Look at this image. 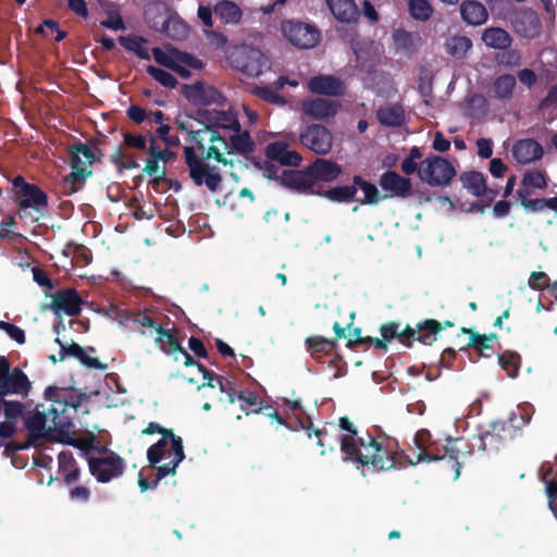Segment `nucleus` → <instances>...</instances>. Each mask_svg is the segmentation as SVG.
Returning a JSON list of instances; mask_svg holds the SVG:
<instances>
[{
	"label": "nucleus",
	"mask_w": 557,
	"mask_h": 557,
	"mask_svg": "<svg viewBox=\"0 0 557 557\" xmlns=\"http://www.w3.org/2000/svg\"><path fill=\"white\" fill-rule=\"evenodd\" d=\"M394 42L397 47V49L404 50V51H412L416 48V40L420 39L417 35H413L412 33L398 28L394 30L393 33Z\"/></svg>",
	"instance_id": "obj_54"
},
{
	"label": "nucleus",
	"mask_w": 557,
	"mask_h": 557,
	"mask_svg": "<svg viewBox=\"0 0 557 557\" xmlns=\"http://www.w3.org/2000/svg\"><path fill=\"white\" fill-rule=\"evenodd\" d=\"M299 143L315 154L326 156L333 147V135L326 126L312 123L300 128Z\"/></svg>",
	"instance_id": "obj_15"
},
{
	"label": "nucleus",
	"mask_w": 557,
	"mask_h": 557,
	"mask_svg": "<svg viewBox=\"0 0 557 557\" xmlns=\"http://www.w3.org/2000/svg\"><path fill=\"white\" fill-rule=\"evenodd\" d=\"M195 121L203 125V132L219 131L221 134L226 132L239 131L240 124L237 114L232 110H215L209 108H199L196 110Z\"/></svg>",
	"instance_id": "obj_12"
},
{
	"label": "nucleus",
	"mask_w": 557,
	"mask_h": 557,
	"mask_svg": "<svg viewBox=\"0 0 557 557\" xmlns=\"http://www.w3.org/2000/svg\"><path fill=\"white\" fill-rule=\"evenodd\" d=\"M7 420L16 422L24 413L25 405L17 400H0Z\"/></svg>",
	"instance_id": "obj_57"
},
{
	"label": "nucleus",
	"mask_w": 557,
	"mask_h": 557,
	"mask_svg": "<svg viewBox=\"0 0 557 557\" xmlns=\"http://www.w3.org/2000/svg\"><path fill=\"white\" fill-rule=\"evenodd\" d=\"M210 380L212 381V377ZM215 381L216 388L214 392H212L211 395H209V397L212 398L215 396L218 401L227 404H234L236 400H242L243 404L240 405V408L246 412V414H249L250 412L259 413L262 410V407H258L250 411L248 410L249 407L261 404L260 396L256 392L248 389L236 391L232 381H230L227 377H224L223 375H221L219 379H215Z\"/></svg>",
	"instance_id": "obj_9"
},
{
	"label": "nucleus",
	"mask_w": 557,
	"mask_h": 557,
	"mask_svg": "<svg viewBox=\"0 0 557 557\" xmlns=\"http://www.w3.org/2000/svg\"><path fill=\"white\" fill-rule=\"evenodd\" d=\"M468 346L474 348L481 356L488 358L493 354L492 346L487 343V336L479 333H471V341Z\"/></svg>",
	"instance_id": "obj_59"
},
{
	"label": "nucleus",
	"mask_w": 557,
	"mask_h": 557,
	"mask_svg": "<svg viewBox=\"0 0 557 557\" xmlns=\"http://www.w3.org/2000/svg\"><path fill=\"white\" fill-rule=\"evenodd\" d=\"M176 356L180 358L182 357L183 359V363L184 366L186 367H191V366H196L199 370V372L202 373L203 375V379L207 380L206 382H203L200 386H198V389H205V388H208L210 389L211 392H214L215 388H216V381L212 380V382H210L211 377L212 379H219L221 375L214 373L213 371H210L208 370L203 364H201L199 361H196L191 356L190 354L182 347V349L176 354Z\"/></svg>",
	"instance_id": "obj_38"
},
{
	"label": "nucleus",
	"mask_w": 557,
	"mask_h": 557,
	"mask_svg": "<svg viewBox=\"0 0 557 557\" xmlns=\"http://www.w3.org/2000/svg\"><path fill=\"white\" fill-rule=\"evenodd\" d=\"M471 48L472 41L467 36H453L445 42L446 52L456 59H462Z\"/></svg>",
	"instance_id": "obj_46"
},
{
	"label": "nucleus",
	"mask_w": 557,
	"mask_h": 557,
	"mask_svg": "<svg viewBox=\"0 0 557 557\" xmlns=\"http://www.w3.org/2000/svg\"><path fill=\"white\" fill-rule=\"evenodd\" d=\"M522 188L534 187L545 189L547 187V178L544 172L540 170L527 171L522 177Z\"/></svg>",
	"instance_id": "obj_56"
},
{
	"label": "nucleus",
	"mask_w": 557,
	"mask_h": 557,
	"mask_svg": "<svg viewBox=\"0 0 557 557\" xmlns=\"http://www.w3.org/2000/svg\"><path fill=\"white\" fill-rule=\"evenodd\" d=\"M119 42L128 51L134 52L143 60H150L148 49L145 47L147 39L141 36H121Z\"/></svg>",
	"instance_id": "obj_47"
},
{
	"label": "nucleus",
	"mask_w": 557,
	"mask_h": 557,
	"mask_svg": "<svg viewBox=\"0 0 557 557\" xmlns=\"http://www.w3.org/2000/svg\"><path fill=\"white\" fill-rule=\"evenodd\" d=\"M90 474L99 483H108L123 475L126 463L115 451H109L104 457H87Z\"/></svg>",
	"instance_id": "obj_13"
},
{
	"label": "nucleus",
	"mask_w": 557,
	"mask_h": 557,
	"mask_svg": "<svg viewBox=\"0 0 557 557\" xmlns=\"http://www.w3.org/2000/svg\"><path fill=\"white\" fill-rule=\"evenodd\" d=\"M350 46L356 57V66L371 73L381 60L379 45L368 38H357L351 40Z\"/></svg>",
	"instance_id": "obj_19"
},
{
	"label": "nucleus",
	"mask_w": 557,
	"mask_h": 557,
	"mask_svg": "<svg viewBox=\"0 0 557 557\" xmlns=\"http://www.w3.org/2000/svg\"><path fill=\"white\" fill-rule=\"evenodd\" d=\"M442 330L443 325L441 322L434 319H426L417 323V337H414V341L431 346L437 339V335Z\"/></svg>",
	"instance_id": "obj_37"
},
{
	"label": "nucleus",
	"mask_w": 557,
	"mask_h": 557,
	"mask_svg": "<svg viewBox=\"0 0 557 557\" xmlns=\"http://www.w3.org/2000/svg\"><path fill=\"white\" fill-rule=\"evenodd\" d=\"M380 186L383 190L389 191L391 196L401 198H406L412 188L410 178L404 177L392 170H388L381 175Z\"/></svg>",
	"instance_id": "obj_29"
},
{
	"label": "nucleus",
	"mask_w": 557,
	"mask_h": 557,
	"mask_svg": "<svg viewBox=\"0 0 557 557\" xmlns=\"http://www.w3.org/2000/svg\"><path fill=\"white\" fill-rule=\"evenodd\" d=\"M517 197L528 213H535L543 211L545 208L552 210V198H536L530 199L531 191L528 188H519L517 190Z\"/></svg>",
	"instance_id": "obj_43"
},
{
	"label": "nucleus",
	"mask_w": 557,
	"mask_h": 557,
	"mask_svg": "<svg viewBox=\"0 0 557 557\" xmlns=\"http://www.w3.org/2000/svg\"><path fill=\"white\" fill-rule=\"evenodd\" d=\"M52 297L50 305L54 313H65L69 317H76L82 311L83 299L74 288L60 289Z\"/></svg>",
	"instance_id": "obj_24"
},
{
	"label": "nucleus",
	"mask_w": 557,
	"mask_h": 557,
	"mask_svg": "<svg viewBox=\"0 0 557 557\" xmlns=\"http://www.w3.org/2000/svg\"><path fill=\"white\" fill-rule=\"evenodd\" d=\"M160 171V166H159V160H157L156 158L153 157H149L146 161V165L144 168V172L149 175V176H154L152 180H151V184L153 186L156 185H159L161 181L164 180L165 177V171L162 170L160 172V175H157Z\"/></svg>",
	"instance_id": "obj_63"
},
{
	"label": "nucleus",
	"mask_w": 557,
	"mask_h": 557,
	"mask_svg": "<svg viewBox=\"0 0 557 557\" xmlns=\"http://www.w3.org/2000/svg\"><path fill=\"white\" fill-rule=\"evenodd\" d=\"M12 185L20 218H32L34 222H38L49 209V199L46 191L38 185L28 183L21 175L13 178Z\"/></svg>",
	"instance_id": "obj_5"
},
{
	"label": "nucleus",
	"mask_w": 557,
	"mask_h": 557,
	"mask_svg": "<svg viewBox=\"0 0 557 557\" xmlns=\"http://www.w3.org/2000/svg\"><path fill=\"white\" fill-rule=\"evenodd\" d=\"M482 40L487 47L499 50L509 48L512 42L509 33L500 27L486 28L482 34Z\"/></svg>",
	"instance_id": "obj_40"
},
{
	"label": "nucleus",
	"mask_w": 557,
	"mask_h": 557,
	"mask_svg": "<svg viewBox=\"0 0 557 557\" xmlns=\"http://www.w3.org/2000/svg\"><path fill=\"white\" fill-rule=\"evenodd\" d=\"M449 444L438 447L435 441L432 440V434L426 429H420L417 431L413 443L419 449L417 459L409 460V463L414 466L419 462L425 461H440L446 460L447 463L454 470V480H457L460 475V469L462 462L460 461L461 454L469 453L468 447H461V438H449Z\"/></svg>",
	"instance_id": "obj_3"
},
{
	"label": "nucleus",
	"mask_w": 557,
	"mask_h": 557,
	"mask_svg": "<svg viewBox=\"0 0 557 557\" xmlns=\"http://www.w3.org/2000/svg\"><path fill=\"white\" fill-rule=\"evenodd\" d=\"M510 22L513 30L524 38L536 37L542 27L537 13L530 8L513 11Z\"/></svg>",
	"instance_id": "obj_20"
},
{
	"label": "nucleus",
	"mask_w": 557,
	"mask_h": 557,
	"mask_svg": "<svg viewBox=\"0 0 557 557\" xmlns=\"http://www.w3.org/2000/svg\"><path fill=\"white\" fill-rule=\"evenodd\" d=\"M308 88L311 92L317 95L337 97L345 92L343 82L332 75H318L310 78Z\"/></svg>",
	"instance_id": "obj_27"
},
{
	"label": "nucleus",
	"mask_w": 557,
	"mask_h": 557,
	"mask_svg": "<svg viewBox=\"0 0 557 557\" xmlns=\"http://www.w3.org/2000/svg\"><path fill=\"white\" fill-rule=\"evenodd\" d=\"M32 389V382L25 372L15 367L11 368L5 357H0V400L9 395L27 397Z\"/></svg>",
	"instance_id": "obj_10"
},
{
	"label": "nucleus",
	"mask_w": 557,
	"mask_h": 557,
	"mask_svg": "<svg viewBox=\"0 0 557 557\" xmlns=\"http://www.w3.org/2000/svg\"><path fill=\"white\" fill-rule=\"evenodd\" d=\"M549 277L545 272H532L529 277V286L535 290H543L549 286Z\"/></svg>",
	"instance_id": "obj_64"
},
{
	"label": "nucleus",
	"mask_w": 557,
	"mask_h": 557,
	"mask_svg": "<svg viewBox=\"0 0 557 557\" xmlns=\"http://www.w3.org/2000/svg\"><path fill=\"white\" fill-rule=\"evenodd\" d=\"M517 81L511 74H502L497 76L488 89V97L502 102L512 98Z\"/></svg>",
	"instance_id": "obj_34"
},
{
	"label": "nucleus",
	"mask_w": 557,
	"mask_h": 557,
	"mask_svg": "<svg viewBox=\"0 0 557 557\" xmlns=\"http://www.w3.org/2000/svg\"><path fill=\"white\" fill-rule=\"evenodd\" d=\"M460 14L463 22L469 25H481L485 23L488 16L485 7L481 2L473 0H467L461 3Z\"/></svg>",
	"instance_id": "obj_35"
},
{
	"label": "nucleus",
	"mask_w": 557,
	"mask_h": 557,
	"mask_svg": "<svg viewBox=\"0 0 557 557\" xmlns=\"http://www.w3.org/2000/svg\"><path fill=\"white\" fill-rule=\"evenodd\" d=\"M59 474L65 485L71 486L78 482L81 476V469L70 450H63L58 455Z\"/></svg>",
	"instance_id": "obj_32"
},
{
	"label": "nucleus",
	"mask_w": 557,
	"mask_h": 557,
	"mask_svg": "<svg viewBox=\"0 0 557 557\" xmlns=\"http://www.w3.org/2000/svg\"><path fill=\"white\" fill-rule=\"evenodd\" d=\"M147 73L163 87L174 88L177 85L175 76L163 69L154 65H148Z\"/></svg>",
	"instance_id": "obj_55"
},
{
	"label": "nucleus",
	"mask_w": 557,
	"mask_h": 557,
	"mask_svg": "<svg viewBox=\"0 0 557 557\" xmlns=\"http://www.w3.org/2000/svg\"><path fill=\"white\" fill-rule=\"evenodd\" d=\"M399 327L400 323L396 321H389L380 325V334L382 338L375 342L376 349H388V343L393 339H399Z\"/></svg>",
	"instance_id": "obj_51"
},
{
	"label": "nucleus",
	"mask_w": 557,
	"mask_h": 557,
	"mask_svg": "<svg viewBox=\"0 0 557 557\" xmlns=\"http://www.w3.org/2000/svg\"><path fill=\"white\" fill-rule=\"evenodd\" d=\"M196 117V111L193 114H187L185 117L177 116L175 124L177 125V128L183 132L188 133L187 140L191 144L196 145V148L198 151L205 150V139L201 137L203 131L202 129H193V126L189 123L190 119L195 120Z\"/></svg>",
	"instance_id": "obj_45"
},
{
	"label": "nucleus",
	"mask_w": 557,
	"mask_h": 557,
	"mask_svg": "<svg viewBox=\"0 0 557 557\" xmlns=\"http://www.w3.org/2000/svg\"><path fill=\"white\" fill-rule=\"evenodd\" d=\"M232 132L233 134L227 137L226 134H221L215 129L209 137V141L212 144L219 143L227 153L238 152L247 154L255 151L256 145L248 131L242 132L239 129Z\"/></svg>",
	"instance_id": "obj_18"
},
{
	"label": "nucleus",
	"mask_w": 557,
	"mask_h": 557,
	"mask_svg": "<svg viewBox=\"0 0 557 557\" xmlns=\"http://www.w3.org/2000/svg\"><path fill=\"white\" fill-rule=\"evenodd\" d=\"M48 419V413L36 409L25 418V428L28 431L27 442L23 444L11 443L7 448L13 450L27 449L30 445L44 438L46 435V423Z\"/></svg>",
	"instance_id": "obj_23"
},
{
	"label": "nucleus",
	"mask_w": 557,
	"mask_h": 557,
	"mask_svg": "<svg viewBox=\"0 0 557 557\" xmlns=\"http://www.w3.org/2000/svg\"><path fill=\"white\" fill-rule=\"evenodd\" d=\"M460 182L471 195L482 197L487 193V185L484 175L478 171L463 172Z\"/></svg>",
	"instance_id": "obj_39"
},
{
	"label": "nucleus",
	"mask_w": 557,
	"mask_h": 557,
	"mask_svg": "<svg viewBox=\"0 0 557 557\" xmlns=\"http://www.w3.org/2000/svg\"><path fill=\"white\" fill-rule=\"evenodd\" d=\"M498 362L509 377L515 379L519 375L521 357L518 352L506 350L498 355Z\"/></svg>",
	"instance_id": "obj_49"
},
{
	"label": "nucleus",
	"mask_w": 557,
	"mask_h": 557,
	"mask_svg": "<svg viewBox=\"0 0 557 557\" xmlns=\"http://www.w3.org/2000/svg\"><path fill=\"white\" fill-rule=\"evenodd\" d=\"M281 185L298 194L322 196L323 186H315L309 168L304 170H284L281 174Z\"/></svg>",
	"instance_id": "obj_17"
},
{
	"label": "nucleus",
	"mask_w": 557,
	"mask_h": 557,
	"mask_svg": "<svg viewBox=\"0 0 557 557\" xmlns=\"http://www.w3.org/2000/svg\"><path fill=\"white\" fill-rule=\"evenodd\" d=\"M376 117L382 125L397 127L404 123L405 112L400 106H387L377 110Z\"/></svg>",
	"instance_id": "obj_44"
},
{
	"label": "nucleus",
	"mask_w": 557,
	"mask_h": 557,
	"mask_svg": "<svg viewBox=\"0 0 557 557\" xmlns=\"http://www.w3.org/2000/svg\"><path fill=\"white\" fill-rule=\"evenodd\" d=\"M168 17L164 13L160 12L159 5H151L145 10V20L154 30L161 32V22Z\"/></svg>",
	"instance_id": "obj_61"
},
{
	"label": "nucleus",
	"mask_w": 557,
	"mask_h": 557,
	"mask_svg": "<svg viewBox=\"0 0 557 557\" xmlns=\"http://www.w3.org/2000/svg\"><path fill=\"white\" fill-rule=\"evenodd\" d=\"M160 453L161 457L154 463H149V467L156 469V479L152 481L153 487H157L160 480L165 476L174 475L176 468L185 459L182 437L173 433V436L166 440V445L161 448Z\"/></svg>",
	"instance_id": "obj_8"
},
{
	"label": "nucleus",
	"mask_w": 557,
	"mask_h": 557,
	"mask_svg": "<svg viewBox=\"0 0 557 557\" xmlns=\"http://www.w3.org/2000/svg\"><path fill=\"white\" fill-rule=\"evenodd\" d=\"M408 8L410 15L420 22H426L434 12L429 0H409Z\"/></svg>",
	"instance_id": "obj_53"
},
{
	"label": "nucleus",
	"mask_w": 557,
	"mask_h": 557,
	"mask_svg": "<svg viewBox=\"0 0 557 557\" xmlns=\"http://www.w3.org/2000/svg\"><path fill=\"white\" fill-rule=\"evenodd\" d=\"M157 334L158 337L156 338V343L160 349L166 355H172L174 360L177 361L178 357L176 354L182 349V345L177 337L173 335L171 330L164 329L163 326L157 327Z\"/></svg>",
	"instance_id": "obj_41"
},
{
	"label": "nucleus",
	"mask_w": 557,
	"mask_h": 557,
	"mask_svg": "<svg viewBox=\"0 0 557 557\" xmlns=\"http://www.w3.org/2000/svg\"><path fill=\"white\" fill-rule=\"evenodd\" d=\"M334 17L341 22L356 21L359 11L354 0H326Z\"/></svg>",
	"instance_id": "obj_36"
},
{
	"label": "nucleus",
	"mask_w": 557,
	"mask_h": 557,
	"mask_svg": "<svg viewBox=\"0 0 557 557\" xmlns=\"http://www.w3.org/2000/svg\"><path fill=\"white\" fill-rule=\"evenodd\" d=\"M307 351L311 358L318 362H323V358L331 356L337 347L336 339H327L323 336H310L305 341Z\"/></svg>",
	"instance_id": "obj_33"
},
{
	"label": "nucleus",
	"mask_w": 557,
	"mask_h": 557,
	"mask_svg": "<svg viewBox=\"0 0 557 557\" xmlns=\"http://www.w3.org/2000/svg\"><path fill=\"white\" fill-rule=\"evenodd\" d=\"M252 92L260 99L272 104L284 106L286 103L284 97L278 95L277 91L270 86H256Z\"/></svg>",
	"instance_id": "obj_58"
},
{
	"label": "nucleus",
	"mask_w": 557,
	"mask_h": 557,
	"mask_svg": "<svg viewBox=\"0 0 557 557\" xmlns=\"http://www.w3.org/2000/svg\"><path fill=\"white\" fill-rule=\"evenodd\" d=\"M354 186L358 189V187L363 191V199L358 200L361 205H376L380 201V193L377 187L363 180L360 175H354L352 177Z\"/></svg>",
	"instance_id": "obj_48"
},
{
	"label": "nucleus",
	"mask_w": 557,
	"mask_h": 557,
	"mask_svg": "<svg viewBox=\"0 0 557 557\" xmlns=\"http://www.w3.org/2000/svg\"><path fill=\"white\" fill-rule=\"evenodd\" d=\"M339 107L341 104L336 100L321 97L305 99L300 104L301 112L317 121H326L334 117Z\"/></svg>",
	"instance_id": "obj_22"
},
{
	"label": "nucleus",
	"mask_w": 557,
	"mask_h": 557,
	"mask_svg": "<svg viewBox=\"0 0 557 557\" xmlns=\"http://www.w3.org/2000/svg\"><path fill=\"white\" fill-rule=\"evenodd\" d=\"M543 153V147L531 138L519 139L512 147V156L521 164L540 160Z\"/></svg>",
	"instance_id": "obj_30"
},
{
	"label": "nucleus",
	"mask_w": 557,
	"mask_h": 557,
	"mask_svg": "<svg viewBox=\"0 0 557 557\" xmlns=\"http://www.w3.org/2000/svg\"><path fill=\"white\" fill-rule=\"evenodd\" d=\"M183 152L189 177L194 184L196 186L205 185L212 193L218 191L221 187L222 176L215 166H210L206 161L214 159L216 162L227 165L233 164L232 160H227L215 145L200 151V154L197 153L194 146H185Z\"/></svg>",
	"instance_id": "obj_2"
},
{
	"label": "nucleus",
	"mask_w": 557,
	"mask_h": 557,
	"mask_svg": "<svg viewBox=\"0 0 557 557\" xmlns=\"http://www.w3.org/2000/svg\"><path fill=\"white\" fill-rule=\"evenodd\" d=\"M182 92L184 97L191 103L207 107L213 103H223L225 98L213 86H206L201 82L193 85H183Z\"/></svg>",
	"instance_id": "obj_21"
},
{
	"label": "nucleus",
	"mask_w": 557,
	"mask_h": 557,
	"mask_svg": "<svg viewBox=\"0 0 557 557\" xmlns=\"http://www.w3.org/2000/svg\"><path fill=\"white\" fill-rule=\"evenodd\" d=\"M315 186H321L319 183H332L342 174V166L336 162L323 158H317L308 165Z\"/></svg>",
	"instance_id": "obj_26"
},
{
	"label": "nucleus",
	"mask_w": 557,
	"mask_h": 557,
	"mask_svg": "<svg viewBox=\"0 0 557 557\" xmlns=\"http://www.w3.org/2000/svg\"><path fill=\"white\" fill-rule=\"evenodd\" d=\"M456 174L454 165L440 156H431L422 160L418 172L419 178L430 186H447Z\"/></svg>",
	"instance_id": "obj_11"
},
{
	"label": "nucleus",
	"mask_w": 557,
	"mask_h": 557,
	"mask_svg": "<svg viewBox=\"0 0 557 557\" xmlns=\"http://www.w3.org/2000/svg\"><path fill=\"white\" fill-rule=\"evenodd\" d=\"M172 429H165L158 422H150L141 431L144 435L161 434V438L147 450V459L149 463H154L161 457V448L166 445V440L173 436Z\"/></svg>",
	"instance_id": "obj_31"
},
{
	"label": "nucleus",
	"mask_w": 557,
	"mask_h": 557,
	"mask_svg": "<svg viewBox=\"0 0 557 557\" xmlns=\"http://www.w3.org/2000/svg\"><path fill=\"white\" fill-rule=\"evenodd\" d=\"M69 157L72 171L59 184V193L62 196H72L83 189L87 178L92 175L95 153L87 144L77 141L70 146Z\"/></svg>",
	"instance_id": "obj_4"
},
{
	"label": "nucleus",
	"mask_w": 557,
	"mask_h": 557,
	"mask_svg": "<svg viewBox=\"0 0 557 557\" xmlns=\"http://www.w3.org/2000/svg\"><path fill=\"white\" fill-rule=\"evenodd\" d=\"M230 58L235 69L250 77L260 76L269 67V59L257 48H237Z\"/></svg>",
	"instance_id": "obj_14"
},
{
	"label": "nucleus",
	"mask_w": 557,
	"mask_h": 557,
	"mask_svg": "<svg viewBox=\"0 0 557 557\" xmlns=\"http://www.w3.org/2000/svg\"><path fill=\"white\" fill-rule=\"evenodd\" d=\"M161 33L174 40H182L187 37L188 27L183 21L168 17L161 22Z\"/></svg>",
	"instance_id": "obj_50"
},
{
	"label": "nucleus",
	"mask_w": 557,
	"mask_h": 557,
	"mask_svg": "<svg viewBox=\"0 0 557 557\" xmlns=\"http://www.w3.org/2000/svg\"><path fill=\"white\" fill-rule=\"evenodd\" d=\"M55 342L60 345V360L70 356L77 359L88 369L106 370L108 368L106 363H102L97 358L89 356L88 352L94 354L96 351L94 347L88 346L84 348L74 342L71 345H65L59 338H57Z\"/></svg>",
	"instance_id": "obj_25"
},
{
	"label": "nucleus",
	"mask_w": 557,
	"mask_h": 557,
	"mask_svg": "<svg viewBox=\"0 0 557 557\" xmlns=\"http://www.w3.org/2000/svg\"><path fill=\"white\" fill-rule=\"evenodd\" d=\"M123 144L128 148L146 150L147 141L149 140V136L143 134H132L129 132H123Z\"/></svg>",
	"instance_id": "obj_62"
},
{
	"label": "nucleus",
	"mask_w": 557,
	"mask_h": 557,
	"mask_svg": "<svg viewBox=\"0 0 557 557\" xmlns=\"http://www.w3.org/2000/svg\"><path fill=\"white\" fill-rule=\"evenodd\" d=\"M213 12L225 24H237L243 15L240 8L231 0L219 1Z\"/></svg>",
	"instance_id": "obj_42"
},
{
	"label": "nucleus",
	"mask_w": 557,
	"mask_h": 557,
	"mask_svg": "<svg viewBox=\"0 0 557 557\" xmlns=\"http://www.w3.org/2000/svg\"><path fill=\"white\" fill-rule=\"evenodd\" d=\"M45 398L51 401L48 417L53 429L60 433H67L73 428V418L82 404V396L66 393L57 386L45 389Z\"/></svg>",
	"instance_id": "obj_6"
},
{
	"label": "nucleus",
	"mask_w": 557,
	"mask_h": 557,
	"mask_svg": "<svg viewBox=\"0 0 557 557\" xmlns=\"http://www.w3.org/2000/svg\"><path fill=\"white\" fill-rule=\"evenodd\" d=\"M516 432L511 421L493 422L488 430L473 435L470 443L462 440L461 447H468L470 451L461 454V457L470 455L475 448L481 451L496 453L507 441L515 437Z\"/></svg>",
	"instance_id": "obj_7"
},
{
	"label": "nucleus",
	"mask_w": 557,
	"mask_h": 557,
	"mask_svg": "<svg viewBox=\"0 0 557 557\" xmlns=\"http://www.w3.org/2000/svg\"><path fill=\"white\" fill-rule=\"evenodd\" d=\"M339 428L348 432L341 436V450L354 462L371 466L374 471L389 470L407 456L399 448L398 441L386 434L374 435L358 432L348 417L339 418Z\"/></svg>",
	"instance_id": "obj_1"
},
{
	"label": "nucleus",
	"mask_w": 557,
	"mask_h": 557,
	"mask_svg": "<svg viewBox=\"0 0 557 557\" xmlns=\"http://www.w3.org/2000/svg\"><path fill=\"white\" fill-rule=\"evenodd\" d=\"M265 156L270 161H277L281 165L298 166L302 157L296 150H288L284 141H273L265 147Z\"/></svg>",
	"instance_id": "obj_28"
},
{
	"label": "nucleus",
	"mask_w": 557,
	"mask_h": 557,
	"mask_svg": "<svg viewBox=\"0 0 557 557\" xmlns=\"http://www.w3.org/2000/svg\"><path fill=\"white\" fill-rule=\"evenodd\" d=\"M149 136V147H148V154L149 157H153L159 161L169 162L173 158H175V152L171 151L170 149H163L160 150L156 145V137L148 132Z\"/></svg>",
	"instance_id": "obj_60"
},
{
	"label": "nucleus",
	"mask_w": 557,
	"mask_h": 557,
	"mask_svg": "<svg viewBox=\"0 0 557 557\" xmlns=\"http://www.w3.org/2000/svg\"><path fill=\"white\" fill-rule=\"evenodd\" d=\"M356 194L357 188L352 184L349 186H337L330 189L323 188V194L321 197H325L334 202H348L355 198Z\"/></svg>",
	"instance_id": "obj_52"
},
{
	"label": "nucleus",
	"mask_w": 557,
	"mask_h": 557,
	"mask_svg": "<svg viewBox=\"0 0 557 557\" xmlns=\"http://www.w3.org/2000/svg\"><path fill=\"white\" fill-rule=\"evenodd\" d=\"M284 37L295 47L300 49L313 48L320 40L319 29L311 24L288 20L281 25Z\"/></svg>",
	"instance_id": "obj_16"
}]
</instances>
